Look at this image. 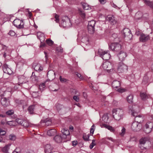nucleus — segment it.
Returning a JSON list of instances; mask_svg holds the SVG:
<instances>
[{"mask_svg": "<svg viewBox=\"0 0 153 153\" xmlns=\"http://www.w3.org/2000/svg\"><path fill=\"white\" fill-rule=\"evenodd\" d=\"M128 110L129 112L131 113L132 116L135 117L134 120L135 121L140 123L143 121V117L142 115L138 114L140 110V108L138 106H129L128 107Z\"/></svg>", "mask_w": 153, "mask_h": 153, "instance_id": "1", "label": "nucleus"}, {"mask_svg": "<svg viewBox=\"0 0 153 153\" xmlns=\"http://www.w3.org/2000/svg\"><path fill=\"white\" fill-rule=\"evenodd\" d=\"M123 111L122 109H114L113 110V115L114 119L117 121H119L123 117Z\"/></svg>", "mask_w": 153, "mask_h": 153, "instance_id": "2", "label": "nucleus"}, {"mask_svg": "<svg viewBox=\"0 0 153 153\" xmlns=\"http://www.w3.org/2000/svg\"><path fill=\"white\" fill-rule=\"evenodd\" d=\"M99 54L104 60H108L110 58V55L108 51H104L101 49L98 50Z\"/></svg>", "mask_w": 153, "mask_h": 153, "instance_id": "3", "label": "nucleus"}, {"mask_svg": "<svg viewBox=\"0 0 153 153\" xmlns=\"http://www.w3.org/2000/svg\"><path fill=\"white\" fill-rule=\"evenodd\" d=\"M122 35L124 38H126L127 40L131 39L132 35L130 29L128 28H124L121 31Z\"/></svg>", "mask_w": 153, "mask_h": 153, "instance_id": "4", "label": "nucleus"}, {"mask_svg": "<svg viewBox=\"0 0 153 153\" xmlns=\"http://www.w3.org/2000/svg\"><path fill=\"white\" fill-rule=\"evenodd\" d=\"M128 66L122 62L118 63L117 70L119 73H123L126 71L128 69Z\"/></svg>", "mask_w": 153, "mask_h": 153, "instance_id": "5", "label": "nucleus"}, {"mask_svg": "<svg viewBox=\"0 0 153 153\" xmlns=\"http://www.w3.org/2000/svg\"><path fill=\"white\" fill-rule=\"evenodd\" d=\"M142 128V125L141 123L135 121L133 122L131 125V129L133 131H137L140 130Z\"/></svg>", "mask_w": 153, "mask_h": 153, "instance_id": "6", "label": "nucleus"}, {"mask_svg": "<svg viewBox=\"0 0 153 153\" xmlns=\"http://www.w3.org/2000/svg\"><path fill=\"white\" fill-rule=\"evenodd\" d=\"M13 24L16 27L18 28L21 29L24 27V23L22 20L16 19L13 21Z\"/></svg>", "mask_w": 153, "mask_h": 153, "instance_id": "7", "label": "nucleus"}, {"mask_svg": "<svg viewBox=\"0 0 153 153\" xmlns=\"http://www.w3.org/2000/svg\"><path fill=\"white\" fill-rule=\"evenodd\" d=\"M62 133L63 138L66 140V141L70 140L71 137L70 132L68 130L65 128H63L61 130Z\"/></svg>", "mask_w": 153, "mask_h": 153, "instance_id": "8", "label": "nucleus"}, {"mask_svg": "<svg viewBox=\"0 0 153 153\" xmlns=\"http://www.w3.org/2000/svg\"><path fill=\"white\" fill-rule=\"evenodd\" d=\"M109 48L113 51L117 52L121 49V46L118 43H114L111 44Z\"/></svg>", "mask_w": 153, "mask_h": 153, "instance_id": "9", "label": "nucleus"}, {"mask_svg": "<svg viewBox=\"0 0 153 153\" xmlns=\"http://www.w3.org/2000/svg\"><path fill=\"white\" fill-rule=\"evenodd\" d=\"M95 22L91 20L88 22V30L89 32L91 34L93 33L94 31V26Z\"/></svg>", "mask_w": 153, "mask_h": 153, "instance_id": "10", "label": "nucleus"}, {"mask_svg": "<svg viewBox=\"0 0 153 153\" xmlns=\"http://www.w3.org/2000/svg\"><path fill=\"white\" fill-rule=\"evenodd\" d=\"M153 127V123L152 122H148L145 125L144 131L146 133L148 134L151 132Z\"/></svg>", "mask_w": 153, "mask_h": 153, "instance_id": "11", "label": "nucleus"}, {"mask_svg": "<svg viewBox=\"0 0 153 153\" xmlns=\"http://www.w3.org/2000/svg\"><path fill=\"white\" fill-rule=\"evenodd\" d=\"M101 67L108 72L112 68V65L111 63L105 62L102 64Z\"/></svg>", "mask_w": 153, "mask_h": 153, "instance_id": "12", "label": "nucleus"}, {"mask_svg": "<svg viewBox=\"0 0 153 153\" xmlns=\"http://www.w3.org/2000/svg\"><path fill=\"white\" fill-rule=\"evenodd\" d=\"M11 93L10 92H7L6 91H1L0 92V96L1 98H6L7 99L11 97Z\"/></svg>", "mask_w": 153, "mask_h": 153, "instance_id": "13", "label": "nucleus"}, {"mask_svg": "<svg viewBox=\"0 0 153 153\" xmlns=\"http://www.w3.org/2000/svg\"><path fill=\"white\" fill-rule=\"evenodd\" d=\"M106 20L109 21V22L112 25L115 24L117 21L115 19L114 16L112 15H108L106 18Z\"/></svg>", "mask_w": 153, "mask_h": 153, "instance_id": "14", "label": "nucleus"}, {"mask_svg": "<svg viewBox=\"0 0 153 153\" xmlns=\"http://www.w3.org/2000/svg\"><path fill=\"white\" fill-rule=\"evenodd\" d=\"M3 70L4 73L10 75L13 73V71L10 68L8 67L7 64H4L3 66Z\"/></svg>", "mask_w": 153, "mask_h": 153, "instance_id": "15", "label": "nucleus"}, {"mask_svg": "<svg viewBox=\"0 0 153 153\" xmlns=\"http://www.w3.org/2000/svg\"><path fill=\"white\" fill-rule=\"evenodd\" d=\"M126 52L123 51H121L118 54V56L119 60L120 61H124L126 57Z\"/></svg>", "mask_w": 153, "mask_h": 153, "instance_id": "16", "label": "nucleus"}, {"mask_svg": "<svg viewBox=\"0 0 153 153\" xmlns=\"http://www.w3.org/2000/svg\"><path fill=\"white\" fill-rule=\"evenodd\" d=\"M0 46H1L2 50L4 51H5L4 52L3 56L5 58L7 55H9V50L8 47L4 45H0Z\"/></svg>", "mask_w": 153, "mask_h": 153, "instance_id": "17", "label": "nucleus"}, {"mask_svg": "<svg viewBox=\"0 0 153 153\" xmlns=\"http://www.w3.org/2000/svg\"><path fill=\"white\" fill-rule=\"evenodd\" d=\"M1 102L2 106L4 107H7L10 104L9 99H7L6 98H1Z\"/></svg>", "mask_w": 153, "mask_h": 153, "instance_id": "18", "label": "nucleus"}, {"mask_svg": "<svg viewBox=\"0 0 153 153\" xmlns=\"http://www.w3.org/2000/svg\"><path fill=\"white\" fill-rule=\"evenodd\" d=\"M70 22L69 19L67 16H65L63 17L61 23L62 24L63 27L68 26L67 25V23Z\"/></svg>", "mask_w": 153, "mask_h": 153, "instance_id": "19", "label": "nucleus"}, {"mask_svg": "<svg viewBox=\"0 0 153 153\" xmlns=\"http://www.w3.org/2000/svg\"><path fill=\"white\" fill-rule=\"evenodd\" d=\"M101 126L102 128H105L112 132L114 133L115 131V129L114 128L107 124H103L101 125Z\"/></svg>", "mask_w": 153, "mask_h": 153, "instance_id": "20", "label": "nucleus"}, {"mask_svg": "<svg viewBox=\"0 0 153 153\" xmlns=\"http://www.w3.org/2000/svg\"><path fill=\"white\" fill-rule=\"evenodd\" d=\"M121 85L120 82L118 81H114L112 83V85L114 88L116 90L118 88L120 87Z\"/></svg>", "mask_w": 153, "mask_h": 153, "instance_id": "21", "label": "nucleus"}, {"mask_svg": "<svg viewBox=\"0 0 153 153\" xmlns=\"http://www.w3.org/2000/svg\"><path fill=\"white\" fill-rule=\"evenodd\" d=\"M11 145V143H8L6 145L2 148L1 151L4 153H9L8 151L10 149Z\"/></svg>", "mask_w": 153, "mask_h": 153, "instance_id": "22", "label": "nucleus"}, {"mask_svg": "<svg viewBox=\"0 0 153 153\" xmlns=\"http://www.w3.org/2000/svg\"><path fill=\"white\" fill-rule=\"evenodd\" d=\"M149 39V35L146 36L143 33H141L140 37V40L142 42H145L148 40Z\"/></svg>", "mask_w": 153, "mask_h": 153, "instance_id": "23", "label": "nucleus"}, {"mask_svg": "<svg viewBox=\"0 0 153 153\" xmlns=\"http://www.w3.org/2000/svg\"><path fill=\"white\" fill-rule=\"evenodd\" d=\"M56 133V130L54 128L49 130L47 132V135L49 136H52L55 135Z\"/></svg>", "mask_w": 153, "mask_h": 153, "instance_id": "24", "label": "nucleus"}, {"mask_svg": "<svg viewBox=\"0 0 153 153\" xmlns=\"http://www.w3.org/2000/svg\"><path fill=\"white\" fill-rule=\"evenodd\" d=\"M37 37L41 42H44L45 39V36L44 34L41 32H38L37 33Z\"/></svg>", "mask_w": 153, "mask_h": 153, "instance_id": "25", "label": "nucleus"}, {"mask_svg": "<svg viewBox=\"0 0 153 153\" xmlns=\"http://www.w3.org/2000/svg\"><path fill=\"white\" fill-rule=\"evenodd\" d=\"M52 149V148L50 144H47L45 147V153H51Z\"/></svg>", "mask_w": 153, "mask_h": 153, "instance_id": "26", "label": "nucleus"}, {"mask_svg": "<svg viewBox=\"0 0 153 153\" xmlns=\"http://www.w3.org/2000/svg\"><path fill=\"white\" fill-rule=\"evenodd\" d=\"M55 141L57 143H60L62 140V139H64L63 138V136H61L59 135H56L54 138Z\"/></svg>", "mask_w": 153, "mask_h": 153, "instance_id": "27", "label": "nucleus"}, {"mask_svg": "<svg viewBox=\"0 0 153 153\" xmlns=\"http://www.w3.org/2000/svg\"><path fill=\"white\" fill-rule=\"evenodd\" d=\"M25 79V76H19L18 77L19 83L20 84L25 83L27 81Z\"/></svg>", "mask_w": 153, "mask_h": 153, "instance_id": "28", "label": "nucleus"}, {"mask_svg": "<svg viewBox=\"0 0 153 153\" xmlns=\"http://www.w3.org/2000/svg\"><path fill=\"white\" fill-rule=\"evenodd\" d=\"M82 7L83 9L85 10H89L91 9L90 6L87 3L82 2Z\"/></svg>", "mask_w": 153, "mask_h": 153, "instance_id": "29", "label": "nucleus"}, {"mask_svg": "<svg viewBox=\"0 0 153 153\" xmlns=\"http://www.w3.org/2000/svg\"><path fill=\"white\" fill-rule=\"evenodd\" d=\"M42 121L44 123H45V125L47 126H48L51 125L52 123L51 120L50 118H47Z\"/></svg>", "mask_w": 153, "mask_h": 153, "instance_id": "30", "label": "nucleus"}, {"mask_svg": "<svg viewBox=\"0 0 153 153\" xmlns=\"http://www.w3.org/2000/svg\"><path fill=\"white\" fill-rule=\"evenodd\" d=\"M144 3L150 7L153 8V2L148 0H144Z\"/></svg>", "mask_w": 153, "mask_h": 153, "instance_id": "31", "label": "nucleus"}, {"mask_svg": "<svg viewBox=\"0 0 153 153\" xmlns=\"http://www.w3.org/2000/svg\"><path fill=\"white\" fill-rule=\"evenodd\" d=\"M144 3L150 7L153 8V2L148 0H144Z\"/></svg>", "mask_w": 153, "mask_h": 153, "instance_id": "32", "label": "nucleus"}, {"mask_svg": "<svg viewBox=\"0 0 153 153\" xmlns=\"http://www.w3.org/2000/svg\"><path fill=\"white\" fill-rule=\"evenodd\" d=\"M34 69L36 71L40 72L42 71L43 69L42 67L40 65L38 64L35 66Z\"/></svg>", "mask_w": 153, "mask_h": 153, "instance_id": "33", "label": "nucleus"}, {"mask_svg": "<svg viewBox=\"0 0 153 153\" xmlns=\"http://www.w3.org/2000/svg\"><path fill=\"white\" fill-rule=\"evenodd\" d=\"M148 140V138L146 137L141 138L139 141L140 145H144L145 144L146 141Z\"/></svg>", "mask_w": 153, "mask_h": 153, "instance_id": "34", "label": "nucleus"}, {"mask_svg": "<svg viewBox=\"0 0 153 153\" xmlns=\"http://www.w3.org/2000/svg\"><path fill=\"white\" fill-rule=\"evenodd\" d=\"M133 95L131 94L128 96L127 97V100L128 102L130 103H132L133 102Z\"/></svg>", "mask_w": 153, "mask_h": 153, "instance_id": "35", "label": "nucleus"}, {"mask_svg": "<svg viewBox=\"0 0 153 153\" xmlns=\"http://www.w3.org/2000/svg\"><path fill=\"white\" fill-rule=\"evenodd\" d=\"M35 106L34 105L30 106L28 108V110L30 114H33L34 113Z\"/></svg>", "mask_w": 153, "mask_h": 153, "instance_id": "36", "label": "nucleus"}, {"mask_svg": "<svg viewBox=\"0 0 153 153\" xmlns=\"http://www.w3.org/2000/svg\"><path fill=\"white\" fill-rule=\"evenodd\" d=\"M78 13L79 15L83 19H84L85 17V14L84 12L81 10H79Z\"/></svg>", "mask_w": 153, "mask_h": 153, "instance_id": "37", "label": "nucleus"}, {"mask_svg": "<svg viewBox=\"0 0 153 153\" xmlns=\"http://www.w3.org/2000/svg\"><path fill=\"white\" fill-rule=\"evenodd\" d=\"M116 90L120 93H122L126 91V89L122 88L120 87L118 88Z\"/></svg>", "mask_w": 153, "mask_h": 153, "instance_id": "38", "label": "nucleus"}, {"mask_svg": "<svg viewBox=\"0 0 153 153\" xmlns=\"http://www.w3.org/2000/svg\"><path fill=\"white\" fill-rule=\"evenodd\" d=\"M32 96L34 98H36L39 97V93L37 91H33L31 92Z\"/></svg>", "mask_w": 153, "mask_h": 153, "instance_id": "39", "label": "nucleus"}, {"mask_svg": "<svg viewBox=\"0 0 153 153\" xmlns=\"http://www.w3.org/2000/svg\"><path fill=\"white\" fill-rule=\"evenodd\" d=\"M140 96L142 100H145L148 98V97L147 94L144 93H141Z\"/></svg>", "mask_w": 153, "mask_h": 153, "instance_id": "40", "label": "nucleus"}, {"mask_svg": "<svg viewBox=\"0 0 153 153\" xmlns=\"http://www.w3.org/2000/svg\"><path fill=\"white\" fill-rule=\"evenodd\" d=\"M22 125L25 127H28L29 126V124L27 121L24 120Z\"/></svg>", "mask_w": 153, "mask_h": 153, "instance_id": "41", "label": "nucleus"}, {"mask_svg": "<svg viewBox=\"0 0 153 153\" xmlns=\"http://www.w3.org/2000/svg\"><path fill=\"white\" fill-rule=\"evenodd\" d=\"M90 135L89 134L86 135V134H84L83 136V139L86 141H89L90 140L89 138Z\"/></svg>", "mask_w": 153, "mask_h": 153, "instance_id": "42", "label": "nucleus"}, {"mask_svg": "<svg viewBox=\"0 0 153 153\" xmlns=\"http://www.w3.org/2000/svg\"><path fill=\"white\" fill-rule=\"evenodd\" d=\"M9 139L11 140H14L16 139V137L15 135L14 134H10L9 136Z\"/></svg>", "mask_w": 153, "mask_h": 153, "instance_id": "43", "label": "nucleus"}, {"mask_svg": "<svg viewBox=\"0 0 153 153\" xmlns=\"http://www.w3.org/2000/svg\"><path fill=\"white\" fill-rule=\"evenodd\" d=\"M95 140H92V142L91 143V144L89 146L90 148L91 149H92L93 147L96 145V143H95Z\"/></svg>", "mask_w": 153, "mask_h": 153, "instance_id": "44", "label": "nucleus"}, {"mask_svg": "<svg viewBox=\"0 0 153 153\" xmlns=\"http://www.w3.org/2000/svg\"><path fill=\"white\" fill-rule=\"evenodd\" d=\"M14 112L13 110H11L6 112V114L8 115H11L13 114Z\"/></svg>", "mask_w": 153, "mask_h": 153, "instance_id": "45", "label": "nucleus"}, {"mask_svg": "<svg viewBox=\"0 0 153 153\" xmlns=\"http://www.w3.org/2000/svg\"><path fill=\"white\" fill-rule=\"evenodd\" d=\"M139 15L142 16V14L140 12H137L135 14L136 18L137 19L139 20L140 19V17H138V16Z\"/></svg>", "mask_w": 153, "mask_h": 153, "instance_id": "46", "label": "nucleus"}, {"mask_svg": "<svg viewBox=\"0 0 153 153\" xmlns=\"http://www.w3.org/2000/svg\"><path fill=\"white\" fill-rule=\"evenodd\" d=\"M24 120L20 119H17L16 120V122L18 124H20L21 125H22Z\"/></svg>", "mask_w": 153, "mask_h": 153, "instance_id": "47", "label": "nucleus"}, {"mask_svg": "<svg viewBox=\"0 0 153 153\" xmlns=\"http://www.w3.org/2000/svg\"><path fill=\"white\" fill-rule=\"evenodd\" d=\"M59 80H60V81L62 83L65 82L67 81V79H66L64 78H62V77L61 76H59Z\"/></svg>", "mask_w": 153, "mask_h": 153, "instance_id": "48", "label": "nucleus"}, {"mask_svg": "<svg viewBox=\"0 0 153 153\" xmlns=\"http://www.w3.org/2000/svg\"><path fill=\"white\" fill-rule=\"evenodd\" d=\"M95 126L94 125H93L91 127L90 129V133L92 134H94V131L95 130Z\"/></svg>", "mask_w": 153, "mask_h": 153, "instance_id": "49", "label": "nucleus"}, {"mask_svg": "<svg viewBox=\"0 0 153 153\" xmlns=\"http://www.w3.org/2000/svg\"><path fill=\"white\" fill-rule=\"evenodd\" d=\"M9 35L11 36H13L15 35L16 33L13 30H10L8 33Z\"/></svg>", "mask_w": 153, "mask_h": 153, "instance_id": "50", "label": "nucleus"}, {"mask_svg": "<svg viewBox=\"0 0 153 153\" xmlns=\"http://www.w3.org/2000/svg\"><path fill=\"white\" fill-rule=\"evenodd\" d=\"M51 73L52 74L53 78L52 79V80L55 77V73L53 72L52 71H49L47 75L48 76H50V74Z\"/></svg>", "mask_w": 153, "mask_h": 153, "instance_id": "51", "label": "nucleus"}, {"mask_svg": "<svg viewBox=\"0 0 153 153\" xmlns=\"http://www.w3.org/2000/svg\"><path fill=\"white\" fill-rule=\"evenodd\" d=\"M6 133L5 131L0 128V136L4 135Z\"/></svg>", "mask_w": 153, "mask_h": 153, "instance_id": "52", "label": "nucleus"}, {"mask_svg": "<svg viewBox=\"0 0 153 153\" xmlns=\"http://www.w3.org/2000/svg\"><path fill=\"white\" fill-rule=\"evenodd\" d=\"M47 44L49 45H52L53 44V42L51 39H48L46 40Z\"/></svg>", "mask_w": 153, "mask_h": 153, "instance_id": "53", "label": "nucleus"}, {"mask_svg": "<svg viewBox=\"0 0 153 153\" xmlns=\"http://www.w3.org/2000/svg\"><path fill=\"white\" fill-rule=\"evenodd\" d=\"M125 128H124L123 127L121 130V133H120V135L122 136H123L124 134H125Z\"/></svg>", "mask_w": 153, "mask_h": 153, "instance_id": "54", "label": "nucleus"}, {"mask_svg": "<svg viewBox=\"0 0 153 153\" xmlns=\"http://www.w3.org/2000/svg\"><path fill=\"white\" fill-rule=\"evenodd\" d=\"M56 50L58 52H62L63 51V49L61 47H58L56 48Z\"/></svg>", "mask_w": 153, "mask_h": 153, "instance_id": "55", "label": "nucleus"}, {"mask_svg": "<svg viewBox=\"0 0 153 153\" xmlns=\"http://www.w3.org/2000/svg\"><path fill=\"white\" fill-rule=\"evenodd\" d=\"M45 87V83H42L39 85V88L40 90H42Z\"/></svg>", "mask_w": 153, "mask_h": 153, "instance_id": "56", "label": "nucleus"}, {"mask_svg": "<svg viewBox=\"0 0 153 153\" xmlns=\"http://www.w3.org/2000/svg\"><path fill=\"white\" fill-rule=\"evenodd\" d=\"M59 16L58 15L55 14V21L56 23H58L59 22Z\"/></svg>", "mask_w": 153, "mask_h": 153, "instance_id": "57", "label": "nucleus"}, {"mask_svg": "<svg viewBox=\"0 0 153 153\" xmlns=\"http://www.w3.org/2000/svg\"><path fill=\"white\" fill-rule=\"evenodd\" d=\"M106 139H107L110 140L112 142H114L115 141V140L113 139L111 137H106L105 138Z\"/></svg>", "mask_w": 153, "mask_h": 153, "instance_id": "58", "label": "nucleus"}, {"mask_svg": "<svg viewBox=\"0 0 153 153\" xmlns=\"http://www.w3.org/2000/svg\"><path fill=\"white\" fill-rule=\"evenodd\" d=\"M76 74L77 75V76L79 77L80 79H82L83 77L81 75V74H79L77 72L76 73Z\"/></svg>", "mask_w": 153, "mask_h": 153, "instance_id": "59", "label": "nucleus"}, {"mask_svg": "<svg viewBox=\"0 0 153 153\" xmlns=\"http://www.w3.org/2000/svg\"><path fill=\"white\" fill-rule=\"evenodd\" d=\"M73 99L76 102H78L79 101V97L76 96H74Z\"/></svg>", "mask_w": 153, "mask_h": 153, "instance_id": "60", "label": "nucleus"}, {"mask_svg": "<svg viewBox=\"0 0 153 153\" xmlns=\"http://www.w3.org/2000/svg\"><path fill=\"white\" fill-rule=\"evenodd\" d=\"M99 2L102 4H104L106 2V0H99Z\"/></svg>", "mask_w": 153, "mask_h": 153, "instance_id": "61", "label": "nucleus"}, {"mask_svg": "<svg viewBox=\"0 0 153 153\" xmlns=\"http://www.w3.org/2000/svg\"><path fill=\"white\" fill-rule=\"evenodd\" d=\"M6 91L7 92H10L11 93V92L12 91V88L10 87H9L7 88Z\"/></svg>", "mask_w": 153, "mask_h": 153, "instance_id": "62", "label": "nucleus"}, {"mask_svg": "<svg viewBox=\"0 0 153 153\" xmlns=\"http://www.w3.org/2000/svg\"><path fill=\"white\" fill-rule=\"evenodd\" d=\"M147 77L146 76H145L143 77V81L142 83L144 84H145L146 82H147V80H146V81H145V79H146Z\"/></svg>", "mask_w": 153, "mask_h": 153, "instance_id": "63", "label": "nucleus"}, {"mask_svg": "<svg viewBox=\"0 0 153 153\" xmlns=\"http://www.w3.org/2000/svg\"><path fill=\"white\" fill-rule=\"evenodd\" d=\"M73 146H76L77 144V141H73L72 142Z\"/></svg>", "mask_w": 153, "mask_h": 153, "instance_id": "64", "label": "nucleus"}]
</instances>
